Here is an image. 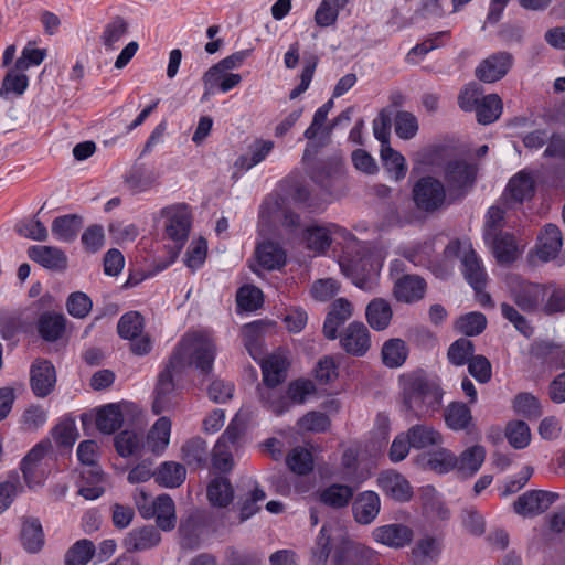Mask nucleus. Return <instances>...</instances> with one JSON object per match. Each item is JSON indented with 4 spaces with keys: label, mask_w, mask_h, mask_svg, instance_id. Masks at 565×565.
<instances>
[{
    "label": "nucleus",
    "mask_w": 565,
    "mask_h": 565,
    "mask_svg": "<svg viewBox=\"0 0 565 565\" xmlns=\"http://www.w3.org/2000/svg\"><path fill=\"white\" fill-rule=\"evenodd\" d=\"M418 120L416 116L406 110H399L394 117L395 134L403 140L414 138L418 131Z\"/></svg>",
    "instance_id": "obj_54"
},
{
    "label": "nucleus",
    "mask_w": 565,
    "mask_h": 565,
    "mask_svg": "<svg viewBox=\"0 0 565 565\" xmlns=\"http://www.w3.org/2000/svg\"><path fill=\"white\" fill-rule=\"evenodd\" d=\"M259 360L266 386L276 387L285 381L289 362L284 351L278 350L266 359L260 358Z\"/></svg>",
    "instance_id": "obj_18"
},
{
    "label": "nucleus",
    "mask_w": 565,
    "mask_h": 565,
    "mask_svg": "<svg viewBox=\"0 0 565 565\" xmlns=\"http://www.w3.org/2000/svg\"><path fill=\"white\" fill-rule=\"evenodd\" d=\"M403 399L406 408L416 415L434 413L441 405L443 391L423 371H415L401 377Z\"/></svg>",
    "instance_id": "obj_2"
},
{
    "label": "nucleus",
    "mask_w": 565,
    "mask_h": 565,
    "mask_svg": "<svg viewBox=\"0 0 565 565\" xmlns=\"http://www.w3.org/2000/svg\"><path fill=\"white\" fill-rule=\"evenodd\" d=\"M161 542V534L154 526H142L131 530L124 539L127 552H143L153 548Z\"/></svg>",
    "instance_id": "obj_20"
},
{
    "label": "nucleus",
    "mask_w": 565,
    "mask_h": 565,
    "mask_svg": "<svg viewBox=\"0 0 565 565\" xmlns=\"http://www.w3.org/2000/svg\"><path fill=\"white\" fill-rule=\"evenodd\" d=\"M129 23L120 15H116L107 22L99 35V42L106 51H115L120 41L127 35Z\"/></svg>",
    "instance_id": "obj_28"
},
{
    "label": "nucleus",
    "mask_w": 565,
    "mask_h": 565,
    "mask_svg": "<svg viewBox=\"0 0 565 565\" xmlns=\"http://www.w3.org/2000/svg\"><path fill=\"white\" fill-rule=\"evenodd\" d=\"M266 499L265 491L259 487L255 486L247 497L239 502V520L244 522L255 515L259 510V502Z\"/></svg>",
    "instance_id": "obj_58"
},
{
    "label": "nucleus",
    "mask_w": 565,
    "mask_h": 565,
    "mask_svg": "<svg viewBox=\"0 0 565 565\" xmlns=\"http://www.w3.org/2000/svg\"><path fill=\"white\" fill-rule=\"evenodd\" d=\"M505 437L513 448L523 449L531 441V430L525 422L514 420L508 424Z\"/></svg>",
    "instance_id": "obj_55"
},
{
    "label": "nucleus",
    "mask_w": 565,
    "mask_h": 565,
    "mask_svg": "<svg viewBox=\"0 0 565 565\" xmlns=\"http://www.w3.org/2000/svg\"><path fill=\"white\" fill-rule=\"evenodd\" d=\"M236 302L244 310H256L263 305V292L257 287L244 286L237 291Z\"/></svg>",
    "instance_id": "obj_63"
},
{
    "label": "nucleus",
    "mask_w": 565,
    "mask_h": 565,
    "mask_svg": "<svg viewBox=\"0 0 565 565\" xmlns=\"http://www.w3.org/2000/svg\"><path fill=\"white\" fill-rule=\"evenodd\" d=\"M513 65V55L509 52L491 54L480 62L476 76L483 83H494L503 78Z\"/></svg>",
    "instance_id": "obj_9"
},
{
    "label": "nucleus",
    "mask_w": 565,
    "mask_h": 565,
    "mask_svg": "<svg viewBox=\"0 0 565 565\" xmlns=\"http://www.w3.org/2000/svg\"><path fill=\"white\" fill-rule=\"evenodd\" d=\"M124 422L119 404L110 403L98 408L96 427L103 434H113L121 427Z\"/></svg>",
    "instance_id": "obj_36"
},
{
    "label": "nucleus",
    "mask_w": 565,
    "mask_h": 565,
    "mask_svg": "<svg viewBox=\"0 0 565 565\" xmlns=\"http://www.w3.org/2000/svg\"><path fill=\"white\" fill-rule=\"evenodd\" d=\"M492 244L493 255L500 264H511L518 257V247L513 235L509 233H494L487 239Z\"/></svg>",
    "instance_id": "obj_34"
},
{
    "label": "nucleus",
    "mask_w": 565,
    "mask_h": 565,
    "mask_svg": "<svg viewBox=\"0 0 565 565\" xmlns=\"http://www.w3.org/2000/svg\"><path fill=\"white\" fill-rule=\"evenodd\" d=\"M157 526L162 531H171L177 523L175 505L169 494H160L153 500Z\"/></svg>",
    "instance_id": "obj_32"
},
{
    "label": "nucleus",
    "mask_w": 565,
    "mask_h": 565,
    "mask_svg": "<svg viewBox=\"0 0 565 565\" xmlns=\"http://www.w3.org/2000/svg\"><path fill=\"white\" fill-rule=\"evenodd\" d=\"M21 543L26 552L38 553L44 545L42 525L36 519H28L21 530Z\"/></svg>",
    "instance_id": "obj_42"
},
{
    "label": "nucleus",
    "mask_w": 565,
    "mask_h": 565,
    "mask_svg": "<svg viewBox=\"0 0 565 565\" xmlns=\"http://www.w3.org/2000/svg\"><path fill=\"white\" fill-rule=\"evenodd\" d=\"M173 372H181V370H174L170 366L169 361L166 369L159 375L152 404V411L157 415L171 409L177 404Z\"/></svg>",
    "instance_id": "obj_10"
},
{
    "label": "nucleus",
    "mask_w": 565,
    "mask_h": 565,
    "mask_svg": "<svg viewBox=\"0 0 565 565\" xmlns=\"http://www.w3.org/2000/svg\"><path fill=\"white\" fill-rule=\"evenodd\" d=\"M161 215L166 218V234L175 243L180 250L188 241L191 228V214L184 204H174L162 209Z\"/></svg>",
    "instance_id": "obj_6"
},
{
    "label": "nucleus",
    "mask_w": 565,
    "mask_h": 565,
    "mask_svg": "<svg viewBox=\"0 0 565 565\" xmlns=\"http://www.w3.org/2000/svg\"><path fill=\"white\" fill-rule=\"evenodd\" d=\"M380 497L374 491L358 494L352 504L354 520L363 525L372 523L380 512Z\"/></svg>",
    "instance_id": "obj_22"
},
{
    "label": "nucleus",
    "mask_w": 565,
    "mask_h": 565,
    "mask_svg": "<svg viewBox=\"0 0 565 565\" xmlns=\"http://www.w3.org/2000/svg\"><path fill=\"white\" fill-rule=\"evenodd\" d=\"M502 100L498 94L482 96L476 109L477 121L489 125L499 119L502 114Z\"/></svg>",
    "instance_id": "obj_43"
},
{
    "label": "nucleus",
    "mask_w": 565,
    "mask_h": 565,
    "mask_svg": "<svg viewBox=\"0 0 565 565\" xmlns=\"http://www.w3.org/2000/svg\"><path fill=\"white\" fill-rule=\"evenodd\" d=\"M215 355L216 344L207 332H189L182 337L172 353L170 366L181 371L188 366H194L202 373H209L213 369Z\"/></svg>",
    "instance_id": "obj_1"
},
{
    "label": "nucleus",
    "mask_w": 565,
    "mask_h": 565,
    "mask_svg": "<svg viewBox=\"0 0 565 565\" xmlns=\"http://www.w3.org/2000/svg\"><path fill=\"white\" fill-rule=\"evenodd\" d=\"M181 458L190 468H203L207 463V445L201 437L186 440L181 447Z\"/></svg>",
    "instance_id": "obj_30"
},
{
    "label": "nucleus",
    "mask_w": 565,
    "mask_h": 565,
    "mask_svg": "<svg viewBox=\"0 0 565 565\" xmlns=\"http://www.w3.org/2000/svg\"><path fill=\"white\" fill-rule=\"evenodd\" d=\"M353 316V305L347 298L335 299L326 317L322 332L329 340L338 338V329Z\"/></svg>",
    "instance_id": "obj_15"
},
{
    "label": "nucleus",
    "mask_w": 565,
    "mask_h": 565,
    "mask_svg": "<svg viewBox=\"0 0 565 565\" xmlns=\"http://www.w3.org/2000/svg\"><path fill=\"white\" fill-rule=\"evenodd\" d=\"M171 434V420L162 416L152 425L146 446L153 454H161L169 445Z\"/></svg>",
    "instance_id": "obj_35"
},
{
    "label": "nucleus",
    "mask_w": 565,
    "mask_h": 565,
    "mask_svg": "<svg viewBox=\"0 0 565 565\" xmlns=\"http://www.w3.org/2000/svg\"><path fill=\"white\" fill-rule=\"evenodd\" d=\"M445 423L452 430H465L472 423L469 407L461 402L450 403L444 413Z\"/></svg>",
    "instance_id": "obj_41"
},
{
    "label": "nucleus",
    "mask_w": 565,
    "mask_h": 565,
    "mask_svg": "<svg viewBox=\"0 0 565 565\" xmlns=\"http://www.w3.org/2000/svg\"><path fill=\"white\" fill-rule=\"evenodd\" d=\"M259 218L266 224L280 222L290 228H297L300 225L299 215L286 207L280 198L267 199L260 206Z\"/></svg>",
    "instance_id": "obj_11"
},
{
    "label": "nucleus",
    "mask_w": 565,
    "mask_h": 565,
    "mask_svg": "<svg viewBox=\"0 0 565 565\" xmlns=\"http://www.w3.org/2000/svg\"><path fill=\"white\" fill-rule=\"evenodd\" d=\"M258 264L268 270L278 269L285 265V252L273 242L259 244L256 248Z\"/></svg>",
    "instance_id": "obj_40"
},
{
    "label": "nucleus",
    "mask_w": 565,
    "mask_h": 565,
    "mask_svg": "<svg viewBox=\"0 0 565 565\" xmlns=\"http://www.w3.org/2000/svg\"><path fill=\"white\" fill-rule=\"evenodd\" d=\"M263 330L264 324L260 321L245 324L242 329L244 345L252 358L256 361L264 354Z\"/></svg>",
    "instance_id": "obj_44"
},
{
    "label": "nucleus",
    "mask_w": 565,
    "mask_h": 565,
    "mask_svg": "<svg viewBox=\"0 0 565 565\" xmlns=\"http://www.w3.org/2000/svg\"><path fill=\"white\" fill-rule=\"evenodd\" d=\"M557 499V493L531 490L516 499L513 503V509L516 514L530 518L545 512Z\"/></svg>",
    "instance_id": "obj_7"
},
{
    "label": "nucleus",
    "mask_w": 565,
    "mask_h": 565,
    "mask_svg": "<svg viewBox=\"0 0 565 565\" xmlns=\"http://www.w3.org/2000/svg\"><path fill=\"white\" fill-rule=\"evenodd\" d=\"M412 194L417 209L426 213H433L445 205L448 191L441 181L427 175L420 178L414 184Z\"/></svg>",
    "instance_id": "obj_4"
},
{
    "label": "nucleus",
    "mask_w": 565,
    "mask_h": 565,
    "mask_svg": "<svg viewBox=\"0 0 565 565\" xmlns=\"http://www.w3.org/2000/svg\"><path fill=\"white\" fill-rule=\"evenodd\" d=\"M416 462L424 470L444 475L456 468L457 456L440 445L433 451L417 456Z\"/></svg>",
    "instance_id": "obj_14"
},
{
    "label": "nucleus",
    "mask_w": 565,
    "mask_h": 565,
    "mask_svg": "<svg viewBox=\"0 0 565 565\" xmlns=\"http://www.w3.org/2000/svg\"><path fill=\"white\" fill-rule=\"evenodd\" d=\"M250 157L241 156L236 160V166L249 170L256 164L260 163L266 156L274 149L271 140L258 139L250 146Z\"/></svg>",
    "instance_id": "obj_50"
},
{
    "label": "nucleus",
    "mask_w": 565,
    "mask_h": 565,
    "mask_svg": "<svg viewBox=\"0 0 565 565\" xmlns=\"http://www.w3.org/2000/svg\"><path fill=\"white\" fill-rule=\"evenodd\" d=\"M365 317L373 330L387 329L393 318L391 303L384 298H374L366 306Z\"/></svg>",
    "instance_id": "obj_26"
},
{
    "label": "nucleus",
    "mask_w": 565,
    "mask_h": 565,
    "mask_svg": "<svg viewBox=\"0 0 565 565\" xmlns=\"http://www.w3.org/2000/svg\"><path fill=\"white\" fill-rule=\"evenodd\" d=\"M406 433L411 439L412 448L414 449L438 447L444 444L441 433L426 423L415 424L411 426Z\"/></svg>",
    "instance_id": "obj_24"
},
{
    "label": "nucleus",
    "mask_w": 565,
    "mask_h": 565,
    "mask_svg": "<svg viewBox=\"0 0 565 565\" xmlns=\"http://www.w3.org/2000/svg\"><path fill=\"white\" fill-rule=\"evenodd\" d=\"M377 484L386 495L396 501H408L412 497V487L408 481L393 470L381 472L377 477Z\"/></svg>",
    "instance_id": "obj_19"
},
{
    "label": "nucleus",
    "mask_w": 565,
    "mask_h": 565,
    "mask_svg": "<svg viewBox=\"0 0 565 565\" xmlns=\"http://www.w3.org/2000/svg\"><path fill=\"white\" fill-rule=\"evenodd\" d=\"M547 289L546 285L521 281L511 289V298L522 311L534 312L543 303Z\"/></svg>",
    "instance_id": "obj_8"
},
{
    "label": "nucleus",
    "mask_w": 565,
    "mask_h": 565,
    "mask_svg": "<svg viewBox=\"0 0 565 565\" xmlns=\"http://www.w3.org/2000/svg\"><path fill=\"white\" fill-rule=\"evenodd\" d=\"M534 189V181L530 174L520 172L510 179L502 199L508 205L511 203H522L533 196Z\"/></svg>",
    "instance_id": "obj_23"
},
{
    "label": "nucleus",
    "mask_w": 565,
    "mask_h": 565,
    "mask_svg": "<svg viewBox=\"0 0 565 565\" xmlns=\"http://www.w3.org/2000/svg\"><path fill=\"white\" fill-rule=\"evenodd\" d=\"M475 345L467 338H460L451 343L447 356L451 364L456 366L465 365L473 356Z\"/></svg>",
    "instance_id": "obj_56"
},
{
    "label": "nucleus",
    "mask_w": 565,
    "mask_h": 565,
    "mask_svg": "<svg viewBox=\"0 0 565 565\" xmlns=\"http://www.w3.org/2000/svg\"><path fill=\"white\" fill-rule=\"evenodd\" d=\"M258 391L264 405L276 415H281L289 409L290 403L288 398L281 393L277 392L275 387H259Z\"/></svg>",
    "instance_id": "obj_59"
},
{
    "label": "nucleus",
    "mask_w": 565,
    "mask_h": 565,
    "mask_svg": "<svg viewBox=\"0 0 565 565\" xmlns=\"http://www.w3.org/2000/svg\"><path fill=\"white\" fill-rule=\"evenodd\" d=\"M207 499L214 507L225 508L234 499V489L225 477L214 478L207 486Z\"/></svg>",
    "instance_id": "obj_38"
},
{
    "label": "nucleus",
    "mask_w": 565,
    "mask_h": 565,
    "mask_svg": "<svg viewBox=\"0 0 565 565\" xmlns=\"http://www.w3.org/2000/svg\"><path fill=\"white\" fill-rule=\"evenodd\" d=\"M563 244L561 230L554 224H546L539 237L536 255L543 262L556 257Z\"/></svg>",
    "instance_id": "obj_25"
},
{
    "label": "nucleus",
    "mask_w": 565,
    "mask_h": 565,
    "mask_svg": "<svg viewBox=\"0 0 565 565\" xmlns=\"http://www.w3.org/2000/svg\"><path fill=\"white\" fill-rule=\"evenodd\" d=\"M513 409L516 414L527 418L536 419L542 415V406L539 399L531 393H519L513 399Z\"/></svg>",
    "instance_id": "obj_51"
},
{
    "label": "nucleus",
    "mask_w": 565,
    "mask_h": 565,
    "mask_svg": "<svg viewBox=\"0 0 565 565\" xmlns=\"http://www.w3.org/2000/svg\"><path fill=\"white\" fill-rule=\"evenodd\" d=\"M426 292V282L418 275H402L394 284L395 298L405 303L419 301Z\"/></svg>",
    "instance_id": "obj_16"
},
{
    "label": "nucleus",
    "mask_w": 565,
    "mask_h": 565,
    "mask_svg": "<svg viewBox=\"0 0 565 565\" xmlns=\"http://www.w3.org/2000/svg\"><path fill=\"white\" fill-rule=\"evenodd\" d=\"M83 226V218L77 214H67L53 220L51 231L53 236L64 243H73Z\"/></svg>",
    "instance_id": "obj_27"
},
{
    "label": "nucleus",
    "mask_w": 565,
    "mask_h": 565,
    "mask_svg": "<svg viewBox=\"0 0 565 565\" xmlns=\"http://www.w3.org/2000/svg\"><path fill=\"white\" fill-rule=\"evenodd\" d=\"M486 458V450L480 445H475L463 450L457 457L456 468L463 476H473L482 466Z\"/></svg>",
    "instance_id": "obj_37"
},
{
    "label": "nucleus",
    "mask_w": 565,
    "mask_h": 565,
    "mask_svg": "<svg viewBox=\"0 0 565 565\" xmlns=\"http://www.w3.org/2000/svg\"><path fill=\"white\" fill-rule=\"evenodd\" d=\"M56 383L54 365L47 360H35L30 370V384L38 397H46L52 393Z\"/></svg>",
    "instance_id": "obj_12"
},
{
    "label": "nucleus",
    "mask_w": 565,
    "mask_h": 565,
    "mask_svg": "<svg viewBox=\"0 0 565 565\" xmlns=\"http://www.w3.org/2000/svg\"><path fill=\"white\" fill-rule=\"evenodd\" d=\"M381 159L390 177L395 181L402 180L406 175L405 158L391 146L381 147Z\"/></svg>",
    "instance_id": "obj_46"
},
{
    "label": "nucleus",
    "mask_w": 565,
    "mask_h": 565,
    "mask_svg": "<svg viewBox=\"0 0 565 565\" xmlns=\"http://www.w3.org/2000/svg\"><path fill=\"white\" fill-rule=\"evenodd\" d=\"M185 477V467L175 461L162 462L153 475L156 482L164 488L180 487L184 482Z\"/></svg>",
    "instance_id": "obj_33"
},
{
    "label": "nucleus",
    "mask_w": 565,
    "mask_h": 565,
    "mask_svg": "<svg viewBox=\"0 0 565 565\" xmlns=\"http://www.w3.org/2000/svg\"><path fill=\"white\" fill-rule=\"evenodd\" d=\"M15 231L20 236L39 242H44L49 237L46 227L35 217L20 221L15 225Z\"/></svg>",
    "instance_id": "obj_61"
},
{
    "label": "nucleus",
    "mask_w": 565,
    "mask_h": 565,
    "mask_svg": "<svg viewBox=\"0 0 565 565\" xmlns=\"http://www.w3.org/2000/svg\"><path fill=\"white\" fill-rule=\"evenodd\" d=\"M447 257L457 256L461 258V270L476 292L486 287L487 273L484 267L470 245H461L459 241L450 242L445 248Z\"/></svg>",
    "instance_id": "obj_3"
},
{
    "label": "nucleus",
    "mask_w": 565,
    "mask_h": 565,
    "mask_svg": "<svg viewBox=\"0 0 565 565\" xmlns=\"http://www.w3.org/2000/svg\"><path fill=\"white\" fill-rule=\"evenodd\" d=\"M19 70H10L2 81L0 97L6 98L10 93L22 95L29 85V78L24 73H18Z\"/></svg>",
    "instance_id": "obj_57"
},
{
    "label": "nucleus",
    "mask_w": 565,
    "mask_h": 565,
    "mask_svg": "<svg viewBox=\"0 0 565 565\" xmlns=\"http://www.w3.org/2000/svg\"><path fill=\"white\" fill-rule=\"evenodd\" d=\"M286 463L294 473L308 475L313 469L312 454L303 447H295L287 455Z\"/></svg>",
    "instance_id": "obj_49"
},
{
    "label": "nucleus",
    "mask_w": 565,
    "mask_h": 565,
    "mask_svg": "<svg viewBox=\"0 0 565 565\" xmlns=\"http://www.w3.org/2000/svg\"><path fill=\"white\" fill-rule=\"evenodd\" d=\"M501 313L504 319H507L510 323L513 324V327L524 337L530 338L533 334V328L529 323L527 319L519 312V310L508 303L502 302L501 303Z\"/></svg>",
    "instance_id": "obj_62"
},
{
    "label": "nucleus",
    "mask_w": 565,
    "mask_h": 565,
    "mask_svg": "<svg viewBox=\"0 0 565 565\" xmlns=\"http://www.w3.org/2000/svg\"><path fill=\"white\" fill-rule=\"evenodd\" d=\"M65 330V318L62 315H43L39 321V332L47 341H56Z\"/></svg>",
    "instance_id": "obj_52"
},
{
    "label": "nucleus",
    "mask_w": 565,
    "mask_h": 565,
    "mask_svg": "<svg viewBox=\"0 0 565 565\" xmlns=\"http://www.w3.org/2000/svg\"><path fill=\"white\" fill-rule=\"evenodd\" d=\"M385 366L394 369L402 366L408 355L406 342L399 338H393L384 342L381 351Z\"/></svg>",
    "instance_id": "obj_39"
},
{
    "label": "nucleus",
    "mask_w": 565,
    "mask_h": 565,
    "mask_svg": "<svg viewBox=\"0 0 565 565\" xmlns=\"http://www.w3.org/2000/svg\"><path fill=\"white\" fill-rule=\"evenodd\" d=\"M440 553L438 542L434 537L419 540L412 550V561L415 565H427L437 559Z\"/></svg>",
    "instance_id": "obj_47"
},
{
    "label": "nucleus",
    "mask_w": 565,
    "mask_h": 565,
    "mask_svg": "<svg viewBox=\"0 0 565 565\" xmlns=\"http://www.w3.org/2000/svg\"><path fill=\"white\" fill-rule=\"evenodd\" d=\"M477 167L462 160L450 161L445 166L444 180L448 196L457 200L463 198L473 186Z\"/></svg>",
    "instance_id": "obj_5"
},
{
    "label": "nucleus",
    "mask_w": 565,
    "mask_h": 565,
    "mask_svg": "<svg viewBox=\"0 0 565 565\" xmlns=\"http://www.w3.org/2000/svg\"><path fill=\"white\" fill-rule=\"evenodd\" d=\"M96 552L90 540L82 539L75 542L64 555L65 565H87Z\"/></svg>",
    "instance_id": "obj_45"
},
{
    "label": "nucleus",
    "mask_w": 565,
    "mask_h": 565,
    "mask_svg": "<svg viewBox=\"0 0 565 565\" xmlns=\"http://www.w3.org/2000/svg\"><path fill=\"white\" fill-rule=\"evenodd\" d=\"M372 535L381 544L399 548L412 541L413 531L406 525L393 523L376 527Z\"/></svg>",
    "instance_id": "obj_21"
},
{
    "label": "nucleus",
    "mask_w": 565,
    "mask_h": 565,
    "mask_svg": "<svg viewBox=\"0 0 565 565\" xmlns=\"http://www.w3.org/2000/svg\"><path fill=\"white\" fill-rule=\"evenodd\" d=\"M483 89L477 83L466 85L458 95V105L463 111H476Z\"/></svg>",
    "instance_id": "obj_64"
},
{
    "label": "nucleus",
    "mask_w": 565,
    "mask_h": 565,
    "mask_svg": "<svg viewBox=\"0 0 565 565\" xmlns=\"http://www.w3.org/2000/svg\"><path fill=\"white\" fill-rule=\"evenodd\" d=\"M28 256L31 260L50 270L62 271L67 267L66 254L54 246H31L28 248Z\"/></svg>",
    "instance_id": "obj_17"
},
{
    "label": "nucleus",
    "mask_w": 565,
    "mask_h": 565,
    "mask_svg": "<svg viewBox=\"0 0 565 565\" xmlns=\"http://www.w3.org/2000/svg\"><path fill=\"white\" fill-rule=\"evenodd\" d=\"M343 350L354 356H363L371 347L370 332L362 322H351L340 339Z\"/></svg>",
    "instance_id": "obj_13"
},
{
    "label": "nucleus",
    "mask_w": 565,
    "mask_h": 565,
    "mask_svg": "<svg viewBox=\"0 0 565 565\" xmlns=\"http://www.w3.org/2000/svg\"><path fill=\"white\" fill-rule=\"evenodd\" d=\"M455 326L460 333L473 337L480 334L486 329L487 318L483 313L473 311L459 317Z\"/></svg>",
    "instance_id": "obj_53"
},
{
    "label": "nucleus",
    "mask_w": 565,
    "mask_h": 565,
    "mask_svg": "<svg viewBox=\"0 0 565 565\" xmlns=\"http://www.w3.org/2000/svg\"><path fill=\"white\" fill-rule=\"evenodd\" d=\"M126 183L134 192H143L157 184V177L152 171L136 168L126 178Z\"/></svg>",
    "instance_id": "obj_60"
},
{
    "label": "nucleus",
    "mask_w": 565,
    "mask_h": 565,
    "mask_svg": "<svg viewBox=\"0 0 565 565\" xmlns=\"http://www.w3.org/2000/svg\"><path fill=\"white\" fill-rule=\"evenodd\" d=\"M301 239L307 249L316 254L324 253L332 243L329 224H312L307 226L302 232Z\"/></svg>",
    "instance_id": "obj_29"
},
{
    "label": "nucleus",
    "mask_w": 565,
    "mask_h": 565,
    "mask_svg": "<svg viewBox=\"0 0 565 565\" xmlns=\"http://www.w3.org/2000/svg\"><path fill=\"white\" fill-rule=\"evenodd\" d=\"M352 487L340 483H332L318 492L319 501L332 509L345 508L353 499Z\"/></svg>",
    "instance_id": "obj_31"
},
{
    "label": "nucleus",
    "mask_w": 565,
    "mask_h": 565,
    "mask_svg": "<svg viewBox=\"0 0 565 565\" xmlns=\"http://www.w3.org/2000/svg\"><path fill=\"white\" fill-rule=\"evenodd\" d=\"M145 320L138 311H129L122 315L117 324L118 334L122 339L134 340L141 335Z\"/></svg>",
    "instance_id": "obj_48"
}]
</instances>
